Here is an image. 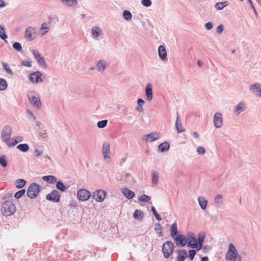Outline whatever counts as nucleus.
Masks as SVG:
<instances>
[{"label": "nucleus", "mask_w": 261, "mask_h": 261, "mask_svg": "<svg viewBox=\"0 0 261 261\" xmlns=\"http://www.w3.org/2000/svg\"><path fill=\"white\" fill-rule=\"evenodd\" d=\"M151 211L153 213V214L156 220H158V221H161L162 220L161 217L158 214V213H157V212L154 206H152L151 207Z\"/></svg>", "instance_id": "nucleus-47"}, {"label": "nucleus", "mask_w": 261, "mask_h": 261, "mask_svg": "<svg viewBox=\"0 0 261 261\" xmlns=\"http://www.w3.org/2000/svg\"><path fill=\"white\" fill-rule=\"evenodd\" d=\"M122 16L126 21H129L132 19V14L130 11L125 10L123 12Z\"/></svg>", "instance_id": "nucleus-35"}, {"label": "nucleus", "mask_w": 261, "mask_h": 261, "mask_svg": "<svg viewBox=\"0 0 261 261\" xmlns=\"http://www.w3.org/2000/svg\"><path fill=\"white\" fill-rule=\"evenodd\" d=\"M198 201L201 208L204 210L206 208V206L207 205V200L204 197H199Z\"/></svg>", "instance_id": "nucleus-29"}, {"label": "nucleus", "mask_w": 261, "mask_h": 261, "mask_svg": "<svg viewBox=\"0 0 261 261\" xmlns=\"http://www.w3.org/2000/svg\"><path fill=\"white\" fill-rule=\"evenodd\" d=\"M122 192L124 195V196L127 198L128 199H131L135 197V193L130 190H129L128 189L124 188L122 190Z\"/></svg>", "instance_id": "nucleus-24"}, {"label": "nucleus", "mask_w": 261, "mask_h": 261, "mask_svg": "<svg viewBox=\"0 0 261 261\" xmlns=\"http://www.w3.org/2000/svg\"><path fill=\"white\" fill-rule=\"evenodd\" d=\"M29 100L30 103L36 109H40L41 107V103L40 97L37 95H29Z\"/></svg>", "instance_id": "nucleus-9"}, {"label": "nucleus", "mask_w": 261, "mask_h": 261, "mask_svg": "<svg viewBox=\"0 0 261 261\" xmlns=\"http://www.w3.org/2000/svg\"><path fill=\"white\" fill-rule=\"evenodd\" d=\"M162 227L159 223H156L155 224L154 230L156 233H158V237H161L162 236Z\"/></svg>", "instance_id": "nucleus-43"}, {"label": "nucleus", "mask_w": 261, "mask_h": 261, "mask_svg": "<svg viewBox=\"0 0 261 261\" xmlns=\"http://www.w3.org/2000/svg\"><path fill=\"white\" fill-rule=\"evenodd\" d=\"M214 125L216 128H220L223 124V117L220 113L215 114L213 118Z\"/></svg>", "instance_id": "nucleus-15"}, {"label": "nucleus", "mask_w": 261, "mask_h": 261, "mask_svg": "<svg viewBox=\"0 0 261 261\" xmlns=\"http://www.w3.org/2000/svg\"><path fill=\"white\" fill-rule=\"evenodd\" d=\"M224 30V26L223 24H220L217 28V33L218 34H221L223 31Z\"/></svg>", "instance_id": "nucleus-56"}, {"label": "nucleus", "mask_w": 261, "mask_h": 261, "mask_svg": "<svg viewBox=\"0 0 261 261\" xmlns=\"http://www.w3.org/2000/svg\"><path fill=\"white\" fill-rule=\"evenodd\" d=\"M141 4L144 7H149L151 5L152 2L151 0H142Z\"/></svg>", "instance_id": "nucleus-49"}, {"label": "nucleus", "mask_w": 261, "mask_h": 261, "mask_svg": "<svg viewBox=\"0 0 261 261\" xmlns=\"http://www.w3.org/2000/svg\"><path fill=\"white\" fill-rule=\"evenodd\" d=\"M21 64L23 66L31 67L32 66V61L24 60L22 61Z\"/></svg>", "instance_id": "nucleus-54"}, {"label": "nucleus", "mask_w": 261, "mask_h": 261, "mask_svg": "<svg viewBox=\"0 0 261 261\" xmlns=\"http://www.w3.org/2000/svg\"><path fill=\"white\" fill-rule=\"evenodd\" d=\"M41 76V73L40 71H37L30 74L29 76V80L32 83L38 84V83L43 82Z\"/></svg>", "instance_id": "nucleus-12"}, {"label": "nucleus", "mask_w": 261, "mask_h": 261, "mask_svg": "<svg viewBox=\"0 0 261 261\" xmlns=\"http://www.w3.org/2000/svg\"><path fill=\"white\" fill-rule=\"evenodd\" d=\"M69 205L70 207L75 208L77 206V203L75 201L71 200L70 201Z\"/></svg>", "instance_id": "nucleus-61"}, {"label": "nucleus", "mask_w": 261, "mask_h": 261, "mask_svg": "<svg viewBox=\"0 0 261 261\" xmlns=\"http://www.w3.org/2000/svg\"><path fill=\"white\" fill-rule=\"evenodd\" d=\"M254 95L258 97H261V84L259 83H255L251 85L249 88Z\"/></svg>", "instance_id": "nucleus-17"}, {"label": "nucleus", "mask_w": 261, "mask_h": 261, "mask_svg": "<svg viewBox=\"0 0 261 261\" xmlns=\"http://www.w3.org/2000/svg\"><path fill=\"white\" fill-rule=\"evenodd\" d=\"M0 164L4 168L7 166L8 163L5 155H3L0 157Z\"/></svg>", "instance_id": "nucleus-44"}, {"label": "nucleus", "mask_w": 261, "mask_h": 261, "mask_svg": "<svg viewBox=\"0 0 261 261\" xmlns=\"http://www.w3.org/2000/svg\"><path fill=\"white\" fill-rule=\"evenodd\" d=\"M152 183L156 185L158 182L159 177L156 175V173L155 172H152Z\"/></svg>", "instance_id": "nucleus-51"}, {"label": "nucleus", "mask_w": 261, "mask_h": 261, "mask_svg": "<svg viewBox=\"0 0 261 261\" xmlns=\"http://www.w3.org/2000/svg\"><path fill=\"white\" fill-rule=\"evenodd\" d=\"M108 123V120H103L97 122V127L99 128H102L106 126Z\"/></svg>", "instance_id": "nucleus-46"}, {"label": "nucleus", "mask_w": 261, "mask_h": 261, "mask_svg": "<svg viewBox=\"0 0 261 261\" xmlns=\"http://www.w3.org/2000/svg\"><path fill=\"white\" fill-rule=\"evenodd\" d=\"M126 181L128 183H132L134 181L133 178L130 173H127L125 174Z\"/></svg>", "instance_id": "nucleus-52"}, {"label": "nucleus", "mask_w": 261, "mask_h": 261, "mask_svg": "<svg viewBox=\"0 0 261 261\" xmlns=\"http://www.w3.org/2000/svg\"><path fill=\"white\" fill-rule=\"evenodd\" d=\"M145 103L144 100L141 98H139L137 101V104L139 106H142V105Z\"/></svg>", "instance_id": "nucleus-63"}, {"label": "nucleus", "mask_w": 261, "mask_h": 261, "mask_svg": "<svg viewBox=\"0 0 261 261\" xmlns=\"http://www.w3.org/2000/svg\"><path fill=\"white\" fill-rule=\"evenodd\" d=\"M12 131L11 127L9 125H6L3 127L1 137L3 141L6 142L7 144L9 145Z\"/></svg>", "instance_id": "nucleus-6"}, {"label": "nucleus", "mask_w": 261, "mask_h": 261, "mask_svg": "<svg viewBox=\"0 0 261 261\" xmlns=\"http://www.w3.org/2000/svg\"><path fill=\"white\" fill-rule=\"evenodd\" d=\"M151 198L150 196L145 194L141 195L139 197L138 200L142 202H148L150 200Z\"/></svg>", "instance_id": "nucleus-45"}, {"label": "nucleus", "mask_w": 261, "mask_h": 261, "mask_svg": "<svg viewBox=\"0 0 261 261\" xmlns=\"http://www.w3.org/2000/svg\"><path fill=\"white\" fill-rule=\"evenodd\" d=\"M160 134L158 133H151L147 135H144L142 139L145 142H152L158 140L160 138Z\"/></svg>", "instance_id": "nucleus-16"}, {"label": "nucleus", "mask_w": 261, "mask_h": 261, "mask_svg": "<svg viewBox=\"0 0 261 261\" xmlns=\"http://www.w3.org/2000/svg\"><path fill=\"white\" fill-rule=\"evenodd\" d=\"M18 142H19L18 140H17L16 139H13L12 142L11 143H10V142L9 141V145L7 144V145L8 146H14L16 144H17Z\"/></svg>", "instance_id": "nucleus-57"}, {"label": "nucleus", "mask_w": 261, "mask_h": 261, "mask_svg": "<svg viewBox=\"0 0 261 261\" xmlns=\"http://www.w3.org/2000/svg\"><path fill=\"white\" fill-rule=\"evenodd\" d=\"M35 33V29L32 27H29L27 28L25 31V38L29 41H32L35 37L33 36V34H34Z\"/></svg>", "instance_id": "nucleus-18"}, {"label": "nucleus", "mask_w": 261, "mask_h": 261, "mask_svg": "<svg viewBox=\"0 0 261 261\" xmlns=\"http://www.w3.org/2000/svg\"><path fill=\"white\" fill-rule=\"evenodd\" d=\"M174 250L173 244L169 241L165 242L162 247V252L164 258H168L173 253Z\"/></svg>", "instance_id": "nucleus-5"}, {"label": "nucleus", "mask_w": 261, "mask_h": 261, "mask_svg": "<svg viewBox=\"0 0 261 261\" xmlns=\"http://www.w3.org/2000/svg\"><path fill=\"white\" fill-rule=\"evenodd\" d=\"M6 5V3L3 0H0V8L5 7Z\"/></svg>", "instance_id": "nucleus-64"}, {"label": "nucleus", "mask_w": 261, "mask_h": 261, "mask_svg": "<svg viewBox=\"0 0 261 261\" xmlns=\"http://www.w3.org/2000/svg\"><path fill=\"white\" fill-rule=\"evenodd\" d=\"M170 145L167 142H164L161 143L158 146V149L161 152H165L169 149Z\"/></svg>", "instance_id": "nucleus-28"}, {"label": "nucleus", "mask_w": 261, "mask_h": 261, "mask_svg": "<svg viewBox=\"0 0 261 261\" xmlns=\"http://www.w3.org/2000/svg\"><path fill=\"white\" fill-rule=\"evenodd\" d=\"M27 181L24 179L20 178L17 179L15 182V186L17 188L20 189L23 188L25 185Z\"/></svg>", "instance_id": "nucleus-32"}, {"label": "nucleus", "mask_w": 261, "mask_h": 261, "mask_svg": "<svg viewBox=\"0 0 261 261\" xmlns=\"http://www.w3.org/2000/svg\"><path fill=\"white\" fill-rule=\"evenodd\" d=\"M2 64L4 69L6 70L7 74L9 75H12L13 74V73L12 70L9 67V65L7 63H5L4 62H3L2 63Z\"/></svg>", "instance_id": "nucleus-42"}, {"label": "nucleus", "mask_w": 261, "mask_h": 261, "mask_svg": "<svg viewBox=\"0 0 261 261\" xmlns=\"http://www.w3.org/2000/svg\"><path fill=\"white\" fill-rule=\"evenodd\" d=\"M176 261H184L187 257V252L185 250H179L177 252Z\"/></svg>", "instance_id": "nucleus-21"}, {"label": "nucleus", "mask_w": 261, "mask_h": 261, "mask_svg": "<svg viewBox=\"0 0 261 261\" xmlns=\"http://www.w3.org/2000/svg\"><path fill=\"white\" fill-rule=\"evenodd\" d=\"M158 53L159 57L163 60L167 56V52L165 47L163 45L159 46L158 48Z\"/></svg>", "instance_id": "nucleus-26"}, {"label": "nucleus", "mask_w": 261, "mask_h": 261, "mask_svg": "<svg viewBox=\"0 0 261 261\" xmlns=\"http://www.w3.org/2000/svg\"><path fill=\"white\" fill-rule=\"evenodd\" d=\"M91 32L92 35L96 37H99L100 34L101 33L100 29L96 27L92 28Z\"/></svg>", "instance_id": "nucleus-38"}, {"label": "nucleus", "mask_w": 261, "mask_h": 261, "mask_svg": "<svg viewBox=\"0 0 261 261\" xmlns=\"http://www.w3.org/2000/svg\"><path fill=\"white\" fill-rule=\"evenodd\" d=\"M228 5V3L227 1L223 2L217 3L215 5V8L218 10H222L225 7Z\"/></svg>", "instance_id": "nucleus-30"}, {"label": "nucleus", "mask_w": 261, "mask_h": 261, "mask_svg": "<svg viewBox=\"0 0 261 261\" xmlns=\"http://www.w3.org/2000/svg\"><path fill=\"white\" fill-rule=\"evenodd\" d=\"M106 192L102 190H98L95 191L93 194V197L97 202H102L106 198Z\"/></svg>", "instance_id": "nucleus-14"}, {"label": "nucleus", "mask_w": 261, "mask_h": 261, "mask_svg": "<svg viewBox=\"0 0 261 261\" xmlns=\"http://www.w3.org/2000/svg\"><path fill=\"white\" fill-rule=\"evenodd\" d=\"M1 211L3 216H9L15 213L16 207L12 201H6L2 204Z\"/></svg>", "instance_id": "nucleus-2"}, {"label": "nucleus", "mask_w": 261, "mask_h": 261, "mask_svg": "<svg viewBox=\"0 0 261 261\" xmlns=\"http://www.w3.org/2000/svg\"><path fill=\"white\" fill-rule=\"evenodd\" d=\"M145 94L146 99L150 101L152 99V90L150 84H147L145 88Z\"/></svg>", "instance_id": "nucleus-22"}, {"label": "nucleus", "mask_w": 261, "mask_h": 261, "mask_svg": "<svg viewBox=\"0 0 261 261\" xmlns=\"http://www.w3.org/2000/svg\"><path fill=\"white\" fill-rule=\"evenodd\" d=\"M91 195V193L89 191L84 189L79 190L77 194V198L82 201L88 200Z\"/></svg>", "instance_id": "nucleus-10"}, {"label": "nucleus", "mask_w": 261, "mask_h": 261, "mask_svg": "<svg viewBox=\"0 0 261 261\" xmlns=\"http://www.w3.org/2000/svg\"><path fill=\"white\" fill-rule=\"evenodd\" d=\"M42 151L37 149H35L34 154L36 156L39 157L41 156L42 154Z\"/></svg>", "instance_id": "nucleus-59"}, {"label": "nucleus", "mask_w": 261, "mask_h": 261, "mask_svg": "<svg viewBox=\"0 0 261 261\" xmlns=\"http://www.w3.org/2000/svg\"><path fill=\"white\" fill-rule=\"evenodd\" d=\"M196 254V251L193 249L190 250L189 251V255L188 257L191 260H192Z\"/></svg>", "instance_id": "nucleus-53"}, {"label": "nucleus", "mask_w": 261, "mask_h": 261, "mask_svg": "<svg viewBox=\"0 0 261 261\" xmlns=\"http://www.w3.org/2000/svg\"><path fill=\"white\" fill-rule=\"evenodd\" d=\"M106 62L104 60L99 61L97 64V68L98 71H103L106 69Z\"/></svg>", "instance_id": "nucleus-33"}, {"label": "nucleus", "mask_w": 261, "mask_h": 261, "mask_svg": "<svg viewBox=\"0 0 261 261\" xmlns=\"http://www.w3.org/2000/svg\"><path fill=\"white\" fill-rule=\"evenodd\" d=\"M245 109L246 104L243 101H241L235 107L234 112L237 115H238Z\"/></svg>", "instance_id": "nucleus-20"}, {"label": "nucleus", "mask_w": 261, "mask_h": 261, "mask_svg": "<svg viewBox=\"0 0 261 261\" xmlns=\"http://www.w3.org/2000/svg\"><path fill=\"white\" fill-rule=\"evenodd\" d=\"M13 47L17 51H20L22 49L21 44L17 42L13 43Z\"/></svg>", "instance_id": "nucleus-50"}, {"label": "nucleus", "mask_w": 261, "mask_h": 261, "mask_svg": "<svg viewBox=\"0 0 261 261\" xmlns=\"http://www.w3.org/2000/svg\"><path fill=\"white\" fill-rule=\"evenodd\" d=\"M197 152L199 154H203L205 153V150L203 147L199 146L197 149Z\"/></svg>", "instance_id": "nucleus-55"}, {"label": "nucleus", "mask_w": 261, "mask_h": 261, "mask_svg": "<svg viewBox=\"0 0 261 261\" xmlns=\"http://www.w3.org/2000/svg\"><path fill=\"white\" fill-rule=\"evenodd\" d=\"M187 244L189 247L192 248H197L198 247L197 245V239L195 237L194 233L193 232H189L187 234Z\"/></svg>", "instance_id": "nucleus-7"}, {"label": "nucleus", "mask_w": 261, "mask_h": 261, "mask_svg": "<svg viewBox=\"0 0 261 261\" xmlns=\"http://www.w3.org/2000/svg\"><path fill=\"white\" fill-rule=\"evenodd\" d=\"M8 84L7 81L2 78L0 79V90L4 91L7 88Z\"/></svg>", "instance_id": "nucleus-40"}, {"label": "nucleus", "mask_w": 261, "mask_h": 261, "mask_svg": "<svg viewBox=\"0 0 261 261\" xmlns=\"http://www.w3.org/2000/svg\"><path fill=\"white\" fill-rule=\"evenodd\" d=\"M49 21L48 22H44L42 23L41 28H40V34L41 35H45L48 32L49 29V27L51 24V20L52 19L49 17Z\"/></svg>", "instance_id": "nucleus-19"}, {"label": "nucleus", "mask_w": 261, "mask_h": 261, "mask_svg": "<svg viewBox=\"0 0 261 261\" xmlns=\"http://www.w3.org/2000/svg\"><path fill=\"white\" fill-rule=\"evenodd\" d=\"M171 237L176 242V245H180L184 247L187 244V239L185 235L178 234L177 226L176 223H174L170 228Z\"/></svg>", "instance_id": "nucleus-1"}, {"label": "nucleus", "mask_w": 261, "mask_h": 261, "mask_svg": "<svg viewBox=\"0 0 261 261\" xmlns=\"http://www.w3.org/2000/svg\"><path fill=\"white\" fill-rule=\"evenodd\" d=\"M32 53L34 55L39 65L43 68H46V63L43 57L40 55L39 52L36 50H33Z\"/></svg>", "instance_id": "nucleus-13"}, {"label": "nucleus", "mask_w": 261, "mask_h": 261, "mask_svg": "<svg viewBox=\"0 0 261 261\" xmlns=\"http://www.w3.org/2000/svg\"><path fill=\"white\" fill-rule=\"evenodd\" d=\"M110 144L108 142H105L103 143L102 152L104 159L108 162L111 161V157L109 155L110 153Z\"/></svg>", "instance_id": "nucleus-11"}, {"label": "nucleus", "mask_w": 261, "mask_h": 261, "mask_svg": "<svg viewBox=\"0 0 261 261\" xmlns=\"http://www.w3.org/2000/svg\"><path fill=\"white\" fill-rule=\"evenodd\" d=\"M25 190L24 189H22L15 194L14 197L17 199L20 198L25 193Z\"/></svg>", "instance_id": "nucleus-48"}, {"label": "nucleus", "mask_w": 261, "mask_h": 261, "mask_svg": "<svg viewBox=\"0 0 261 261\" xmlns=\"http://www.w3.org/2000/svg\"><path fill=\"white\" fill-rule=\"evenodd\" d=\"M56 183V188L61 192H65L67 188L64 185L62 181H58Z\"/></svg>", "instance_id": "nucleus-31"}, {"label": "nucleus", "mask_w": 261, "mask_h": 261, "mask_svg": "<svg viewBox=\"0 0 261 261\" xmlns=\"http://www.w3.org/2000/svg\"><path fill=\"white\" fill-rule=\"evenodd\" d=\"M214 201L218 205H220L223 204V198L221 195L217 194L214 199Z\"/></svg>", "instance_id": "nucleus-41"}, {"label": "nucleus", "mask_w": 261, "mask_h": 261, "mask_svg": "<svg viewBox=\"0 0 261 261\" xmlns=\"http://www.w3.org/2000/svg\"><path fill=\"white\" fill-rule=\"evenodd\" d=\"M60 197L61 195L59 192L57 190H54L46 195V199L54 202H59L60 200Z\"/></svg>", "instance_id": "nucleus-8"}, {"label": "nucleus", "mask_w": 261, "mask_h": 261, "mask_svg": "<svg viewBox=\"0 0 261 261\" xmlns=\"http://www.w3.org/2000/svg\"><path fill=\"white\" fill-rule=\"evenodd\" d=\"M128 109L126 107L123 106L122 109V113L124 114V115L126 116L128 113Z\"/></svg>", "instance_id": "nucleus-60"}, {"label": "nucleus", "mask_w": 261, "mask_h": 261, "mask_svg": "<svg viewBox=\"0 0 261 261\" xmlns=\"http://www.w3.org/2000/svg\"><path fill=\"white\" fill-rule=\"evenodd\" d=\"M42 179L50 184H54L57 182V179L54 175H47L42 177Z\"/></svg>", "instance_id": "nucleus-25"}, {"label": "nucleus", "mask_w": 261, "mask_h": 261, "mask_svg": "<svg viewBox=\"0 0 261 261\" xmlns=\"http://www.w3.org/2000/svg\"><path fill=\"white\" fill-rule=\"evenodd\" d=\"M205 237V234L204 232H200L199 233L197 239V251H199L202 248V244L204 242Z\"/></svg>", "instance_id": "nucleus-23"}, {"label": "nucleus", "mask_w": 261, "mask_h": 261, "mask_svg": "<svg viewBox=\"0 0 261 261\" xmlns=\"http://www.w3.org/2000/svg\"><path fill=\"white\" fill-rule=\"evenodd\" d=\"M61 2L68 6L72 7L75 6L77 4V0H60Z\"/></svg>", "instance_id": "nucleus-37"}, {"label": "nucleus", "mask_w": 261, "mask_h": 261, "mask_svg": "<svg viewBox=\"0 0 261 261\" xmlns=\"http://www.w3.org/2000/svg\"><path fill=\"white\" fill-rule=\"evenodd\" d=\"M17 148L22 152H27L29 149V146L27 144H20L17 146Z\"/></svg>", "instance_id": "nucleus-39"}, {"label": "nucleus", "mask_w": 261, "mask_h": 261, "mask_svg": "<svg viewBox=\"0 0 261 261\" xmlns=\"http://www.w3.org/2000/svg\"><path fill=\"white\" fill-rule=\"evenodd\" d=\"M40 191V187L36 183H32L29 187L27 194L28 196L31 198H36Z\"/></svg>", "instance_id": "nucleus-4"}, {"label": "nucleus", "mask_w": 261, "mask_h": 261, "mask_svg": "<svg viewBox=\"0 0 261 261\" xmlns=\"http://www.w3.org/2000/svg\"><path fill=\"white\" fill-rule=\"evenodd\" d=\"M238 258L239 261H241V257H238V253L235 246L232 243H230L225 259L227 261H235Z\"/></svg>", "instance_id": "nucleus-3"}, {"label": "nucleus", "mask_w": 261, "mask_h": 261, "mask_svg": "<svg viewBox=\"0 0 261 261\" xmlns=\"http://www.w3.org/2000/svg\"><path fill=\"white\" fill-rule=\"evenodd\" d=\"M0 37L3 40H5L8 38L6 33V29L4 25H0Z\"/></svg>", "instance_id": "nucleus-36"}, {"label": "nucleus", "mask_w": 261, "mask_h": 261, "mask_svg": "<svg viewBox=\"0 0 261 261\" xmlns=\"http://www.w3.org/2000/svg\"><path fill=\"white\" fill-rule=\"evenodd\" d=\"M27 114L32 117L34 120L36 119V117L34 115V114L32 112V111L30 110H27Z\"/></svg>", "instance_id": "nucleus-62"}, {"label": "nucleus", "mask_w": 261, "mask_h": 261, "mask_svg": "<svg viewBox=\"0 0 261 261\" xmlns=\"http://www.w3.org/2000/svg\"><path fill=\"white\" fill-rule=\"evenodd\" d=\"M177 119L176 121V128L178 133H182L185 131V129L182 127L181 121L179 119V114L177 113Z\"/></svg>", "instance_id": "nucleus-27"}, {"label": "nucleus", "mask_w": 261, "mask_h": 261, "mask_svg": "<svg viewBox=\"0 0 261 261\" xmlns=\"http://www.w3.org/2000/svg\"><path fill=\"white\" fill-rule=\"evenodd\" d=\"M205 27L207 30H211L213 27V24L211 22H208L205 23Z\"/></svg>", "instance_id": "nucleus-58"}, {"label": "nucleus", "mask_w": 261, "mask_h": 261, "mask_svg": "<svg viewBox=\"0 0 261 261\" xmlns=\"http://www.w3.org/2000/svg\"><path fill=\"white\" fill-rule=\"evenodd\" d=\"M133 217L137 220H141L144 217L143 213L141 211L136 210L133 214Z\"/></svg>", "instance_id": "nucleus-34"}]
</instances>
